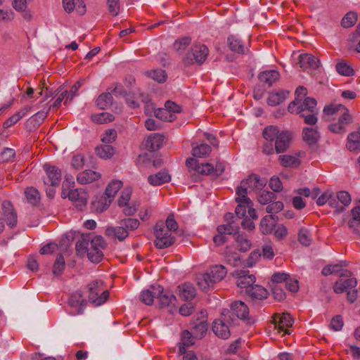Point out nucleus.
Masks as SVG:
<instances>
[{
    "label": "nucleus",
    "instance_id": "nucleus-33",
    "mask_svg": "<svg viewBox=\"0 0 360 360\" xmlns=\"http://www.w3.org/2000/svg\"><path fill=\"white\" fill-rule=\"evenodd\" d=\"M115 152V148L112 146L103 143L100 146H98L95 148L96 154L101 158L103 159H109L110 158Z\"/></svg>",
    "mask_w": 360,
    "mask_h": 360
},
{
    "label": "nucleus",
    "instance_id": "nucleus-56",
    "mask_svg": "<svg viewBox=\"0 0 360 360\" xmlns=\"http://www.w3.org/2000/svg\"><path fill=\"white\" fill-rule=\"evenodd\" d=\"M91 120L95 123L103 124L112 121L113 120V115L108 112H102L97 115H93L91 116Z\"/></svg>",
    "mask_w": 360,
    "mask_h": 360
},
{
    "label": "nucleus",
    "instance_id": "nucleus-12",
    "mask_svg": "<svg viewBox=\"0 0 360 360\" xmlns=\"http://www.w3.org/2000/svg\"><path fill=\"white\" fill-rule=\"evenodd\" d=\"M47 176L44 179V185L58 186L61 180L60 170L55 166L44 165Z\"/></svg>",
    "mask_w": 360,
    "mask_h": 360
},
{
    "label": "nucleus",
    "instance_id": "nucleus-50",
    "mask_svg": "<svg viewBox=\"0 0 360 360\" xmlns=\"http://www.w3.org/2000/svg\"><path fill=\"white\" fill-rule=\"evenodd\" d=\"M257 199L260 204L266 205L271 202L274 200H276V195L273 192L262 191L259 194H258Z\"/></svg>",
    "mask_w": 360,
    "mask_h": 360
},
{
    "label": "nucleus",
    "instance_id": "nucleus-11",
    "mask_svg": "<svg viewBox=\"0 0 360 360\" xmlns=\"http://www.w3.org/2000/svg\"><path fill=\"white\" fill-rule=\"evenodd\" d=\"M68 196L69 200L74 202L75 206L80 210L86 205L88 193L82 189L70 190Z\"/></svg>",
    "mask_w": 360,
    "mask_h": 360
},
{
    "label": "nucleus",
    "instance_id": "nucleus-62",
    "mask_svg": "<svg viewBox=\"0 0 360 360\" xmlns=\"http://www.w3.org/2000/svg\"><path fill=\"white\" fill-rule=\"evenodd\" d=\"M290 275L285 273H275L271 276V282L272 285L274 284H281V285H284L287 279H288V276Z\"/></svg>",
    "mask_w": 360,
    "mask_h": 360
},
{
    "label": "nucleus",
    "instance_id": "nucleus-28",
    "mask_svg": "<svg viewBox=\"0 0 360 360\" xmlns=\"http://www.w3.org/2000/svg\"><path fill=\"white\" fill-rule=\"evenodd\" d=\"M103 283L102 281H94L88 285V290L89 292V300L96 304L97 297L99 293L102 291V286Z\"/></svg>",
    "mask_w": 360,
    "mask_h": 360
},
{
    "label": "nucleus",
    "instance_id": "nucleus-49",
    "mask_svg": "<svg viewBox=\"0 0 360 360\" xmlns=\"http://www.w3.org/2000/svg\"><path fill=\"white\" fill-rule=\"evenodd\" d=\"M87 257L92 262L98 263L102 260L103 254L101 251V249H98L97 248H90L87 252Z\"/></svg>",
    "mask_w": 360,
    "mask_h": 360
},
{
    "label": "nucleus",
    "instance_id": "nucleus-53",
    "mask_svg": "<svg viewBox=\"0 0 360 360\" xmlns=\"http://www.w3.org/2000/svg\"><path fill=\"white\" fill-rule=\"evenodd\" d=\"M337 72L344 76H352L354 75V70L344 60L340 61L336 65Z\"/></svg>",
    "mask_w": 360,
    "mask_h": 360
},
{
    "label": "nucleus",
    "instance_id": "nucleus-63",
    "mask_svg": "<svg viewBox=\"0 0 360 360\" xmlns=\"http://www.w3.org/2000/svg\"><path fill=\"white\" fill-rule=\"evenodd\" d=\"M193 338H195L193 335V333L186 330L182 332L181 334V343L183 345H186L187 347H190L194 344Z\"/></svg>",
    "mask_w": 360,
    "mask_h": 360
},
{
    "label": "nucleus",
    "instance_id": "nucleus-48",
    "mask_svg": "<svg viewBox=\"0 0 360 360\" xmlns=\"http://www.w3.org/2000/svg\"><path fill=\"white\" fill-rule=\"evenodd\" d=\"M155 116L162 121L172 122L175 119V115L165 108H158L154 112Z\"/></svg>",
    "mask_w": 360,
    "mask_h": 360
},
{
    "label": "nucleus",
    "instance_id": "nucleus-29",
    "mask_svg": "<svg viewBox=\"0 0 360 360\" xmlns=\"http://www.w3.org/2000/svg\"><path fill=\"white\" fill-rule=\"evenodd\" d=\"M237 198L235 200L238 204H245L246 207L253 206L252 201L248 197V187L240 184L236 188Z\"/></svg>",
    "mask_w": 360,
    "mask_h": 360
},
{
    "label": "nucleus",
    "instance_id": "nucleus-8",
    "mask_svg": "<svg viewBox=\"0 0 360 360\" xmlns=\"http://www.w3.org/2000/svg\"><path fill=\"white\" fill-rule=\"evenodd\" d=\"M293 135L291 131H281L274 143L276 153L285 152L290 147Z\"/></svg>",
    "mask_w": 360,
    "mask_h": 360
},
{
    "label": "nucleus",
    "instance_id": "nucleus-45",
    "mask_svg": "<svg viewBox=\"0 0 360 360\" xmlns=\"http://www.w3.org/2000/svg\"><path fill=\"white\" fill-rule=\"evenodd\" d=\"M147 75L159 83L165 82L167 78V74L166 71L161 69L148 71Z\"/></svg>",
    "mask_w": 360,
    "mask_h": 360
},
{
    "label": "nucleus",
    "instance_id": "nucleus-55",
    "mask_svg": "<svg viewBox=\"0 0 360 360\" xmlns=\"http://www.w3.org/2000/svg\"><path fill=\"white\" fill-rule=\"evenodd\" d=\"M89 239L82 238L76 243L75 249L77 253L81 256L87 254L89 250Z\"/></svg>",
    "mask_w": 360,
    "mask_h": 360
},
{
    "label": "nucleus",
    "instance_id": "nucleus-42",
    "mask_svg": "<svg viewBox=\"0 0 360 360\" xmlns=\"http://www.w3.org/2000/svg\"><path fill=\"white\" fill-rule=\"evenodd\" d=\"M236 242L237 243V248L240 252H247L251 248L252 243L246 236L243 233H239L236 237Z\"/></svg>",
    "mask_w": 360,
    "mask_h": 360
},
{
    "label": "nucleus",
    "instance_id": "nucleus-4",
    "mask_svg": "<svg viewBox=\"0 0 360 360\" xmlns=\"http://www.w3.org/2000/svg\"><path fill=\"white\" fill-rule=\"evenodd\" d=\"M139 225L140 223L137 219L126 218L122 219L116 226L107 227L105 234L108 237L122 241L129 236L130 231L136 230Z\"/></svg>",
    "mask_w": 360,
    "mask_h": 360
},
{
    "label": "nucleus",
    "instance_id": "nucleus-46",
    "mask_svg": "<svg viewBox=\"0 0 360 360\" xmlns=\"http://www.w3.org/2000/svg\"><path fill=\"white\" fill-rule=\"evenodd\" d=\"M65 266V262L63 255L60 253L58 255L53 266V275L58 276L62 274Z\"/></svg>",
    "mask_w": 360,
    "mask_h": 360
},
{
    "label": "nucleus",
    "instance_id": "nucleus-35",
    "mask_svg": "<svg viewBox=\"0 0 360 360\" xmlns=\"http://www.w3.org/2000/svg\"><path fill=\"white\" fill-rule=\"evenodd\" d=\"M50 110V108L47 111H39L35 113L33 116H32L30 119H28L26 122L27 127H39L42 122L46 118L49 111Z\"/></svg>",
    "mask_w": 360,
    "mask_h": 360
},
{
    "label": "nucleus",
    "instance_id": "nucleus-43",
    "mask_svg": "<svg viewBox=\"0 0 360 360\" xmlns=\"http://www.w3.org/2000/svg\"><path fill=\"white\" fill-rule=\"evenodd\" d=\"M280 133L281 131H279L278 127L271 125L264 128L262 132V136L265 140L273 142L274 141H276L278 134Z\"/></svg>",
    "mask_w": 360,
    "mask_h": 360
},
{
    "label": "nucleus",
    "instance_id": "nucleus-58",
    "mask_svg": "<svg viewBox=\"0 0 360 360\" xmlns=\"http://www.w3.org/2000/svg\"><path fill=\"white\" fill-rule=\"evenodd\" d=\"M316 100L314 98L307 97L302 103H300V106L304 108V112H314L316 106Z\"/></svg>",
    "mask_w": 360,
    "mask_h": 360
},
{
    "label": "nucleus",
    "instance_id": "nucleus-61",
    "mask_svg": "<svg viewBox=\"0 0 360 360\" xmlns=\"http://www.w3.org/2000/svg\"><path fill=\"white\" fill-rule=\"evenodd\" d=\"M109 13L112 16H117L120 12V0H107Z\"/></svg>",
    "mask_w": 360,
    "mask_h": 360
},
{
    "label": "nucleus",
    "instance_id": "nucleus-18",
    "mask_svg": "<svg viewBox=\"0 0 360 360\" xmlns=\"http://www.w3.org/2000/svg\"><path fill=\"white\" fill-rule=\"evenodd\" d=\"M112 200L103 194L100 196H96L91 202V207L94 212L101 213L107 210L110 205Z\"/></svg>",
    "mask_w": 360,
    "mask_h": 360
},
{
    "label": "nucleus",
    "instance_id": "nucleus-60",
    "mask_svg": "<svg viewBox=\"0 0 360 360\" xmlns=\"http://www.w3.org/2000/svg\"><path fill=\"white\" fill-rule=\"evenodd\" d=\"M117 131L113 129H108L105 131L101 141L103 143L109 144L113 141H115L117 139Z\"/></svg>",
    "mask_w": 360,
    "mask_h": 360
},
{
    "label": "nucleus",
    "instance_id": "nucleus-36",
    "mask_svg": "<svg viewBox=\"0 0 360 360\" xmlns=\"http://www.w3.org/2000/svg\"><path fill=\"white\" fill-rule=\"evenodd\" d=\"M156 298L159 300L160 307H165L170 304H174V302L176 301L175 296L169 292H164L162 287L161 293L156 296Z\"/></svg>",
    "mask_w": 360,
    "mask_h": 360
},
{
    "label": "nucleus",
    "instance_id": "nucleus-9",
    "mask_svg": "<svg viewBox=\"0 0 360 360\" xmlns=\"http://www.w3.org/2000/svg\"><path fill=\"white\" fill-rule=\"evenodd\" d=\"M222 319H217L214 321L212 330L214 334L219 338L226 340L231 335V331L226 322L232 323L229 318L222 316Z\"/></svg>",
    "mask_w": 360,
    "mask_h": 360
},
{
    "label": "nucleus",
    "instance_id": "nucleus-17",
    "mask_svg": "<svg viewBox=\"0 0 360 360\" xmlns=\"http://www.w3.org/2000/svg\"><path fill=\"white\" fill-rule=\"evenodd\" d=\"M266 182L265 179H261L257 174H252L248 179L241 181L240 184L252 190H262Z\"/></svg>",
    "mask_w": 360,
    "mask_h": 360
},
{
    "label": "nucleus",
    "instance_id": "nucleus-39",
    "mask_svg": "<svg viewBox=\"0 0 360 360\" xmlns=\"http://www.w3.org/2000/svg\"><path fill=\"white\" fill-rule=\"evenodd\" d=\"M113 98L110 92L101 94L96 99L97 106L101 109L105 110L112 104Z\"/></svg>",
    "mask_w": 360,
    "mask_h": 360
},
{
    "label": "nucleus",
    "instance_id": "nucleus-32",
    "mask_svg": "<svg viewBox=\"0 0 360 360\" xmlns=\"http://www.w3.org/2000/svg\"><path fill=\"white\" fill-rule=\"evenodd\" d=\"M289 95L288 91L282 90L269 94L267 103L269 105L275 106L281 103Z\"/></svg>",
    "mask_w": 360,
    "mask_h": 360
},
{
    "label": "nucleus",
    "instance_id": "nucleus-10",
    "mask_svg": "<svg viewBox=\"0 0 360 360\" xmlns=\"http://www.w3.org/2000/svg\"><path fill=\"white\" fill-rule=\"evenodd\" d=\"M235 274L237 276L236 285L240 288H250L256 281L253 274H249V271L245 269L236 270Z\"/></svg>",
    "mask_w": 360,
    "mask_h": 360
},
{
    "label": "nucleus",
    "instance_id": "nucleus-47",
    "mask_svg": "<svg viewBox=\"0 0 360 360\" xmlns=\"http://www.w3.org/2000/svg\"><path fill=\"white\" fill-rule=\"evenodd\" d=\"M211 152V147L206 144L202 143L196 147H193L192 154L194 157L202 158L209 155Z\"/></svg>",
    "mask_w": 360,
    "mask_h": 360
},
{
    "label": "nucleus",
    "instance_id": "nucleus-16",
    "mask_svg": "<svg viewBox=\"0 0 360 360\" xmlns=\"http://www.w3.org/2000/svg\"><path fill=\"white\" fill-rule=\"evenodd\" d=\"M162 292V286L151 285L150 289L143 290L140 295V300L147 305H151L153 303L154 298Z\"/></svg>",
    "mask_w": 360,
    "mask_h": 360
},
{
    "label": "nucleus",
    "instance_id": "nucleus-6",
    "mask_svg": "<svg viewBox=\"0 0 360 360\" xmlns=\"http://www.w3.org/2000/svg\"><path fill=\"white\" fill-rule=\"evenodd\" d=\"M186 165L188 168L191 177L194 181H198L199 175H210L214 173V167L210 163H201L193 158H189L186 161Z\"/></svg>",
    "mask_w": 360,
    "mask_h": 360
},
{
    "label": "nucleus",
    "instance_id": "nucleus-25",
    "mask_svg": "<svg viewBox=\"0 0 360 360\" xmlns=\"http://www.w3.org/2000/svg\"><path fill=\"white\" fill-rule=\"evenodd\" d=\"M246 294L252 299L262 300L267 298L269 292L266 288L259 285H252L245 290Z\"/></svg>",
    "mask_w": 360,
    "mask_h": 360
},
{
    "label": "nucleus",
    "instance_id": "nucleus-59",
    "mask_svg": "<svg viewBox=\"0 0 360 360\" xmlns=\"http://www.w3.org/2000/svg\"><path fill=\"white\" fill-rule=\"evenodd\" d=\"M300 117L304 118V123L309 125H315L318 121V118L314 112L302 111Z\"/></svg>",
    "mask_w": 360,
    "mask_h": 360
},
{
    "label": "nucleus",
    "instance_id": "nucleus-44",
    "mask_svg": "<svg viewBox=\"0 0 360 360\" xmlns=\"http://www.w3.org/2000/svg\"><path fill=\"white\" fill-rule=\"evenodd\" d=\"M217 230L219 233H225L229 235L233 234L237 236L239 234L240 227L235 224L229 223L218 226Z\"/></svg>",
    "mask_w": 360,
    "mask_h": 360
},
{
    "label": "nucleus",
    "instance_id": "nucleus-37",
    "mask_svg": "<svg viewBox=\"0 0 360 360\" xmlns=\"http://www.w3.org/2000/svg\"><path fill=\"white\" fill-rule=\"evenodd\" d=\"M25 195L27 202L32 205H37L40 202V194L38 190L32 186L25 189Z\"/></svg>",
    "mask_w": 360,
    "mask_h": 360
},
{
    "label": "nucleus",
    "instance_id": "nucleus-19",
    "mask_svg": "<svg viewBox=\"0 0 360 360\" xmlns=\"http://www.w3.org/2000/svg\"><path fill=\"white\" fill-rule=\"evenodd\" d=\"M278 221V217L274 214L266 215L264 217L259 224V230L264 235H268L271 233L276 227V222Z\"/></svg>",
    "mask_w": 360,
    "mask_h": 360
},
{
    "label": "nucleus",
    "instance_id": "nucleus-31",
    "mask_svg": "<svg viewBox=\"0 0 360 360\" xmlns=\"http://www.w3.org/2000/svg\"><path fill=\"white\" fill-rule=\"evenodd\" d=\"M280 74L276 70H266L259 75V79L261 82L268 84L269 86L278 79Z\"/></svg>",
    "mask_w": 360,
    "mask_h": 360
},
{
    "label": "nucleus",
    "instance_id": "nucleus-7",
    "mask_svg": "<svg viewBox=\"0 0 360 360\" xmlns=\"http://www.w3.org/2000/svg\"><path fill=\"white\" fill-rule=\"evenodd\" d=\"M205 311H200L199 316L190 323V329L193 336L197 339H202L208 329V323Z\"/></svg>",
    "mask_w": 360,
    "mask_h": 360
},
{
    "label": "nucleus",
    "instance_id": "nucleus-40",
    "mask_svg": "<svg viewBox=\"0 0 360 360\" xmlns=\"http://www.w3.org/2000/svg\"><path fill=\"white\" fill-rule=\"evenodd\" d=\"M195 296V288L189 283L182 285L180 290V297L185 301L192 300Z\"/></svg>",
    "mask_w": 360,
    "mask_h": 360
},
{
    "label": "nucleus",
    "instance_id": "nucleus-5",
    "mask_svg": "<svg viewBox=\"0 0 360 360\" xmlns=\"http://www.w3.org/2000/svg\"><path fill=\"white\" fill-rule=\"evenodd\" d=\"M231 309H224L221 312V316L229 318L232 323L238 319L245 321L247 324L255 323L254 319L249 316V308L245 302L242 301H235L230 306Z\"/></svg>",
    "mask_w": 360,
    "mask_h": 360
},
{
    "label": "nucleus",
    "instance_id": "nucleus-15",
    "mask_svg": "<svg viewBox=\"0 0 360 360\" xmlns=\"http://www.w3.org/2000/svg\"><path fill=\"white\" fill-rule=\"evenodd\" d=\"M357 285V280L355 278H340L335 281L333 285V290L335 293L340 294L355 288Z\"/></svg>",
    "mask_w": 360,
    "mask_h": 360
},
{
    "label": "nucleus",
    "instance_id": "nucleus-51",
    "mask_svg": "<svg viewBox=\"0 0 360 360\" xmlns=\"http://www.w3.org/2000/svg\"><path fill=\"white\" fill-rule=\"evenodd\" d=\"M349 41L355 46V51L360 53V20L355 31L349 36Z\"/></svg>",
    "mask_w": 360,
    "mask_h": 360
},
{
    "label": "nucleus",
    "instance_id": "nucleus-34",
    "mask_svg": "<svg viewBox=\"0 0 360 360\" xmlns=\"http://www.w3.org/2000/svg\"><path fill=\"white\" fill-rule=\"evenodd\" d=\"M228 45L230 49L238 53L244 54L245 49L243 41L236 36L231 35L227 39Z\"/></svg>",
    "mask_w": 360,
    "mask_h": 360
},
{
    "label": "nucleus",
    "instance_id": "nucleus-14",
    "mask_svg": "<svg viewBox=\"0 0 360 360\" xmlns=\"http://www.w3.org/2000/svg\"><path fill=\"white\" fill-rule=\"evenodd\" d=\"M298 64L304 70L307 69L316 70L320 66V60L311 54L304 53L299 56Z\"/></svg>",
    "mask_w": 360,
    "mask_h": 360
},
{
    "label": "nucleus",
    "instance_id": "nucleus-20",
    "mask_svg": "<svg viewBox=\"0 0 360 360\" xmlns=\"http://www.w3.org/2000/svg\"><path fill=\"white\" fill-rule=\"evenodd\" d=\"M275 327L279 331H284L285 333L290 334L289 328L292 326L293 319L288 313H283L278 319H274Z\"/></svg>",
    "mask_w": 360,
    "mask_h": 360
},
{
    "label": "nucleus",
    "instance_id": "nucleus-64",
    "mask_svg": "<svg viewBox=\"0 0 360 360\" xmlns=\"http://www.w3.org/2000/svg\"><path fill=\"white\" fill-rule=\"evenodd\" d=\"M336 198L344 206L349 205L351 202V196L347 191H340L337 193Z\"/></svg>",
    "mask_w": 360,
    "mask_h": 360
},
{
    "label": "nucleus",
    "instance_id": "nucleus-26",
    "mask_svg": "<svg viewBox=\"0 0 360 360\" xmlns=\"http://www.w3.org/2000/svg\"><path fill=\"white\" fill-rule=\"evenodd\" d=\"M171 180V177L167 171L164 169L155 174L150 175L148 177V183L152 186H160L167 183Z\"/></svg>",
    "mask_w": 360,
    "mask_h": 360
},
{
    "label": "nucleus",
    "instance_id": "nucleus-27",
    "mask_svg": "<svg viewBox=\"0 0 360 360\" xmlns=\"http://www.w3.org/2000/svg\"><path fill=\"white\" fill-rule=\"evenodd\" d=\"M101 174L91 169H86L77 174V180L82 184H90L101 178Z\"/></svg>",
    "mask_w": 360,
    "mask_h": 360
},
{
    "label": "nucleus",
    "instance_id": "nucleus-57",
    "mask_svg": "<svg viewBox=\"0 0 360 360\" xmlns=\"http://www.w3.org/2000/svg\"><path fill=\"white\" fill-rule=\"evenodd\" d=\"M191 38L190 37H184L174 41L173 46L177 51H184L186 47L191 44Z\"/></svg>",
    "mask_w": 360,
    "mask_h": 360
},
{
    "label": "nucleus",
    "instance_id": "nucleus-13",
    "mask_svg": "<svg viewBox=\"0 0 360 360\" xmlns=\"http://www.w3.org/2000/svg\"><path fill=\"white\" fill-rule=\"evenodd\" d=\"M302 134L303 141L310 148L315 147L321 137L320 133L318 131V127H304Z\"/></svg>",
    "mask_w": 360,
    "mask_h": 360
},
{
    "label": "nucleus",
    "instance_id": "nucleus-2",
    "mask_svg": "<svg viewBox=\"0 0 360 360\" xmlns=\"http://www.w3.org/2000/svg\"><path fill=\"white\" fill-rule=\"evenodd\" d=\"M165 224L166 228L163 222L157 223L154 228L156 238L154 244L155 246L159 249L170 247L175 242V238L172 236L170 232L177 231L179 226L173 214H169L166 219Z\"/></svg>",
    "mask_w": 360,
    "mask_h": 360
},
{
    "label": "nucleus",
    "instance_id": "nucleus-21",
    "mask_svg": "<svg viewBox=\"0 0 360 360\" xmlns=\"http://www.w3.org/2000/svg\"><path fill=\"white\" fill-rule=\"evenodd\" d=\"M192 56L195 58V62L199 65H202L208 55V49L204 44H195L191 49Z\"/></svg>",
    "mask_w": 360,
    "mask_h": 360
},
{
    "label": "nucleus",
    "instance_id": "nucleus-1",
    "mask_svg": "<svg viewBox=\"0 0 360 360\" xmlns=\"http://www.w3.org/2000/svg\"><path fill=\"white\" fill-rule=\"evenodd\" d=\"M338 115V121L328 126V129L334 134H343L346 131V125L353 122V117L349 110L342 104H331L323 109V119L330 121L333 116Z\"/></svg>",
    "mask_w": 360,
    "mask_h": 360
},
{
    "label": "nucleus",
    "instance_id": "nucleus-24",
    "mask_svg": "<svg viewBox=\"0 0 360 360\" xmlns=\"http://www.w3.org/2000/svg\"><path fill=\"white\" fill-rule=\"evenodd\" d=\"M83 295L81 291H76L73 292L70 298L68 303L72 307H77L79 309L77 310V314H82L83 312L84 308L86 307L87 301L85 299H83Z\"/></svg>",
    "mask_w": 360,
    "mask_h": 360
},
{
    "label": "nucleus",
    "instance_id": "nucleus-38",
    "mask_svg": "<svg viewBox=\"0 0 360 360\" xmlns=\"http://www.w3.org/2000/svg\"><path fill=\"white\" fill-rule=\"evenodd\" d=\"M278 161L283 167H297L300 165L301 161L293 155H281L278 157Z\"/></svg>",
    "mask_w": 360,
    "mask_h": 360
},
{
    "label": "nucleus",
    "instance_id": "nucleus-52",
    "mask_svg": "<svg viewBox=\"0 0 360 360\" xmlns=\"http://www.w3.org/2000/svg\"><path fill=\"white\" fill-rule=\"evenodd\" d=\"M357 20V15L354 12L347 13L341 20V25L345 28L352 27Z\"/></svg>",
    "mask_w": 360,
    "mask_h": 360
},
{
    "label": "nucleus",
    "instance_id": "nucleus-22",
    "mask_svg": "<svg viewBox=\"0 0 360 360\" xmlns=\"http://www.w3.org/2000/svg\"><path fill=\"white\" fill-rule=\"evenodd\" d=\"M2 207L7 209L9 211V214H6L4 220L7 225L11 228L16 226L18 222L17 212H15L13 205L8 200H4L2 202Z\"/></svg>",
    "mask_w": 360,
    "mask_h": 360
},
{
    "label": "nucleus",
    "instance_id": "nucleus-41",
    "mask_svg": "<svg viewBox=\"0 0 360 360\" xmlns=\"http://www.w3.org/2000/svg\"><path fill=\"white\" fill-rule=\"evenodd\" d=\"M122 186V182L121 181H112L108 184L103 194L112 200Z\"/></svg>",
    "mask_w": 360,
    "mask_h": 360
},
{
    "label": "nucleus",
    "instance_id": "nucleus-23",
    "mask_svg": "<svg viewBox=\"0 0 360 360\" xmlns=\"http://www.w3.org/2000/svg\"><path fill=\"white\" fill-rule=\"evenodd\" d=\"M164 139V136L160 134H153L146 140L145 147L149 151H157L162 146Z\"/></svg>",
    "mask_w": 360,
    "mask_h": 360
},
{
    "label": "nucleus",
    "instance_id": "nucleus-54",
    "mask_svg": "<svg viewBox=\"0 0 360 360\" xmlns=\"http://www.w3.org/2000/svg\"><path fill=\"white\" fill-rule=\"evenodd\" d=\"M284 285L274 284L271 285V292L274 298L277 301H282L285 299V292L283 290Z\"/></svg>",
    "mask_w": 360,
    "mask_h": 360
},
{
    "label": "nucleus",
    "instance_id": "nucleus-3",
    "mask_svg": "<svg viewBox=\"0 0 360 360\" xmlns=\"http://www.w3.org/2000/svg\"><path fill=\"white\" fill-rule=\"evenodd\" d=\"M226 268L220 264L212 266L209 271L196 277L197 285L203 291H207L214 287L216 283L224 279L226 276Z\"/></svg>",
    "mask_w": 360,
    "mask_h": 360
},
{
    "label": "nucleus",
    "instance_id": "nucleus-30",
    "mask_svg": "<svg viewBox=\"0 0 360 360\" xmlns=\"http://www.w3.org/2000/svg\"><path fill=\"white\" fill-rule=\"evenodd\" d=\"M346 147L350 151L360 149V127L357 131L349 134Z\"/></svg>",
    "mask_w": 360,
    "mask_h": 360
}]
</instances>
